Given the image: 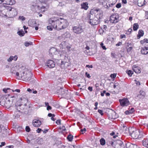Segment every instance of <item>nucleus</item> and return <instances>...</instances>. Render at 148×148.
<instances>
[{
	"label": "nucleus",
	"instance_id": "f257e3e1",
	"mask_svg": "<svg viewBox=\"0 0 148 148\" xmlns=\"http://www.w3.org/2000/svg\"><path fill=\"white\" fill-rule=\"evenodd\" d=\"M49 23L54 28L58 30L65 28L68 26L67 21L61 18L55 20L50 19Z\"/></svg>",
	"mask_w": 148,
	"mask_h": 148
},
{
	"label": "nucleus",
	"instance_id": "f03ea898",
	"mask_svg": "<svg viewBox=\"0 0 148 148\" xmlns=\"http://www.w3.org/2000/svg\"><path fill=\"white\" fill-rule=\"evenodd\" d=\"M9 96V95L2 96L0 98V104L2 106H5L7 108H9L11 107L13 105V99H12L14 97V96L11 97Z\"/></svg>",
	"mask_w": 148,
	"mask_h": 148
},
{
	"label": "nucleus",
	"instance_id": "7ed1b4c3",
	"mask_svg": "<svg viewBox=\"0 0 148 148\" xmlns=\"http://www.w3.org/2000/svg\"><path fill=\"white\" fill-rule=\"evenodd\" d=\"M99 10H96L95 11L96 12H98L97 14L95 16V15L92 14H90L89 16V22L91 25H97L99 22V19H101L102 14L99 11Z\"/></svg>",
	"mask_w": 148,
	"mask_h": 148
},
{
	"label": "nucleus",
	"instance_id": "20e7f679",
	"mask_svg": "<svg viewBox=\"0 0 148 148\" xmlns=\"http://www.w3.org/2000/svg\"><path fill=\"white\" fill-rule=\"evenodd\" d=\"M22 72L21 73V78L25 82H28L31 79L32 76V73L27 68L23 67H22Z\"/></svg>",
	"mask_w": 148,
	"mask_h": 148
},
{
	"label": "nucleus",
	"instance_id": "39448f33",
	"mask_svg": "<svg viewBox=\"0 0 148 148\" xmlns=\"http://www.w3.org/2000/svg\"><path fill=\"white\" fill-rule=\"evenodd\" d=\"M129 131L131 136L134 138H140L143 136L141 134H140V131L139 130H136L131 128L129 130Z\"/></svg>",
	"mask_w": 148,
	"mask_h": 148
},
{
	"label": "nucleus",
	"instance_id": "423d86ee",
	"mask_svg": "<svg viewBox=\"0 0 148 148\" xmlns=\"http://www.w3.org/2000/svg\"><path fill=\"white\" fill-rule=\"evenodd\" d=\"M29 107H26L25 108H23L21 109V110H19L17 109V110L15 111V112L14 114V116L15 119H17L18 118L22 113H23L24 114H27L28 113V111Z\"/></svg>",
	"mask_w": 148,
	"mask_h": 148
},
{
	"label": "nucleus",
	"instance_id": "0eeeda50",
	"mask_svg": "<svg viewBox=\"0 0 148 148\" xmlns=\"http://www.w3.org/2000/svg\"><path fill=\"white\" fill-rule=\"evenodd\" d=\"M59 88H60V89L58 92L59 93L62 97L67 99H70L71 96L70 92H69L67 90H64L63 89L61 88H59L58 87V89H59Z\"/></svg>",
	"mask_w": 148,
	"mask_h": 148
},
{
	"label": "nucleus",
	"instance_id": "6e6552de",
	"mask_svg": "<svg viewBox=\"0 0 148 148\" xmlns=\"http://www.w3.org/2000/svg\"><path fill=\"white\" fill-rule=\"evenodd\" d=\"M18 101L22 104L17 106V109L18 110L19 109H21V108H23L24 107H29V109L30 108V106H27V105L26 103L27 102V100L25 97H22L20 98Z\"/></svg>",
	"mask_w": 148,
	"mask_h": 148
},
{
	"label": "nucleus",
	"instance_id": "1a4fd4ad",
	"mask_svg": "<svg viewBox=\"0 0 148 148\" xmlns=\"http://www.w3.org/2000/svg\"><path fill=\"white\" fill-rule=\"evenodd\" d=\"M111 145L114 148H125L122 142L119 140L114 142H112Z\"/></svg>",
	"mask_w": 148,
	"mask_h": 148
},
{
	"label": "nucleus",
	"instance_id": "9d476101",
	"mask_svg": "<svg viewBox=\"0 0 148 148\" xmlns=\"http://www.w3.org/2000/svg\"><path fill=\"white\" fill-rule=\"evenodd\" d=\"M73 32L77 34H80L84 32V29L81 25L73 27Z\"/></svg>",
	"mask_w": 148,
	"mask_h": 148
},
{
	"label": "nucleus",
	"instance_id": "9b49d317",
	"mask_svg": "<svg viewBox=\"0 0 148 148\" xmlns=\"http://www.w3.org/2000/svg\"><path fill=\"white\" fill-rule=\"evenodd\" d=\"M119 16L117 14H113L110 16V21L111 23H115L118 22L119 21Z\"/></svg>",
	"mask_w": 148,
	"mask_h": 148
},
{
	"label": "nucleus",
	"instance_id": "f8f14e48",
	"mask_svg": "<svg viewBox=\"0 0 148 148\" xmlns=\"http://www.w3.org/2000/svg\"><path fill=\"white\" fill-rule=\"evenodd\" d=\"M119 101L121 106L122 107L127 106L130 104L127 98L119 99Z\"/></svg>",
	"mask_w": 148,
	"mask_h": 148
},
{
	"label": "nucleus",
	"instance_id": "ddd939ff",
	"mask_svg": "<svg viewBox=\"0 0 148 148\" xmlns=\"http://www.w3.org/2000/svg\"><path fill=\"white\" fill-rule=\"evenodd\" d=\"M46 64L49 68H53L55 67V62L51 60L47 61Z\"/></svg>",
	"mask_w": 148,
	"mask_h": 148
},
{
	"label": "nucleus",
	"instance_id": "4468645a",
	"mask_svg": "<svg viewBox=\"0 0 148 148\" xmlns=\"http://www.w3.org/2000/svg\"><path fill=\"white\" fill-rule=\"evenodd\" d=\"M16 11L14 8H13L12 10L9 12H8V16L10 17H12L14 16L16 14Z\"/></svg>",
	"mask_w": 148,
	"mask_h": 148
},
{
	"label": "nucleus",
	"instance_id": "2eb2a0df",
	"mask_svg": "<svg viewBox=\"0 0 148 148\" xmlns=\"http://www.w3.org/2000/svg\"><path fill=\"white\" fill-rule=\"evenodd\" d=\"M41 124V121L39 120L36 119H35L33 120L32 124L33 126L35 127H38Z\"/></svg>",
	"mask_w": 148,
	"mask_h": 148
},
{
	"label": "nucleus",
	"instance_id": "dca6fc26",
	"mask_svg": "<svg viewBox=\"0 0 148 148\" xmlns=\"http://www.w3.org/2000/svg\"><path fill=\"white\" fill-rule=\"evenodd\" d=\"M15 1L14 0H4V4L6 5H11L15 3Z\"/></svg>",
	"mask_w": 148,
	"mask_h": 148
},
{
	"label": "nucleus",
	"instance_id": "f3484780",
	"mask_svg": "<svg viewBox=\"0 0 148 148\" xmlns=\"http://www.w3.org/2000/svg\"><path fill=\"white\" fill-rule=\"evenodd\" d=\"M31 8L33 11H35L36 12H40V7L38 5H32Z\"/></svg>",
	"mask_w": 148,
	"mask_h": 148
},
{
	"label": "nucleus",
	"instance_id": "a211bd4d",
	"mask_svg": "<svg viewBox=\"0 0 148 148\" xmlns=\"http://www.w3.org/2000/svg\"><path fill=\"white\" fill-rule=\"evenodd\" d=\"M126 148H140L136 145L128 143L125 144Z\"/></svg>",
	"mask_w": 148,
	"mask_h": 148
},
{
	"label": "nucleus",
	"instance_id": "6ab92c4d",
	"mask_svg": "<svg viewBox=\"0 0 148 148\" xmlns=\"http://www.w3.org/2000/svg\"><path fill=\"white\" fill-rule=\"evenodd\" d=\"M141 53L145 55L148 53V47H145L142 48Z\"/></svg>",
	"mask_w": 148,
	"mask_h": 148
},
{
	"label": "nucleus",
	"instance_id": "aec40b11",
	"mask_svg": "<svg viewBox=\"0 0 148 148\" xmlns=\"http://www.w3.org/2000/svg\"><path fill=\"white\" fill-rule=\"evenodd\" d=\"M29 23L31 26L35 27L36 25V22L35 19L30 20L28 21Z\"/></svg>",
	"mask_w": 148,
	"mask_h": 148
},
{
	"label": "nucleus",
	"instance_id": "412c9836",
	"mask_svg": "<svg viewBox=\"0 0 148 148\" xmlns=\"http://www.w3.org/2000/svg\"><path fill=\"white\" fill-rule=\"evenodd\" d=\"M62 37L64 38H70L71 36V34L68 32H66L62 36Z\"/></svg>",
	"mask_w": 148,
	"mask_h": 148
},
{
	"label": "nucleus",
	"instance_id": "4be33fe9",
	"mask_svg": "<svg viewBox=\"0 0 148 148\" xmlns=\"http://www.w3.org/2000/svg\"><path fill=\"white\" fill-rule=\"evenodd\" d=\"M43 142V140L42 138H38L36 139L34 142L35 144H38L39 145L41 144Z\"/></svg>",
	"mask_w": 148,
	"mask_h": 148
},
{
	"label": "nucleus",
	"instance_id": "5701e85b",
	"mask_svg": "<svg viewBox=\"0 0 148 148\" xmlns=\"http://www.w3.org/2000/svg\"><path fill=\"white\" fill-rule=\"evenodd\" d=\"M132 69L136 73H140L141 71L139 68L137 66L134 65L132 67Z\"/></svg>",
	"mask_w": 148,
	"mask_h": 148
},
{
	"label": "nucleus",
	"instance_id": "b1692460",
	"mask_svg": "<svg viewBox=\"0 0 148 148\" xmlns=\"http://www.w3.org/2000/svg\"><path fill=\"white\" fill-rule=\"evenodd\" d=\"M81 6L82 8L84 9L85 10H87L88 8V3L87 2L83 3L81 4Z\"/></svg>",
	"mask_w": 148,
	"mask_h": 148
},
{
	"label": "nucleus",
	"instance_id": "393cba45",
	"mask_svg": "<svg viewBox=\"0 0 148 148\" xmlns=\"http://www.w3.org/2000/svg\"><path fill=\"white\" fill-rule=\"evenodd\" d=\"M143 145L148 147V138H145L143 140Z\"/></svg>",
	"mask_w": 148,
	"mask_h": 148
},
{
	"label": "nucleus",
	"instance_id": "a878e982",
	"mask_svg": "<svg viewBox=\"0 0 148 148\" xmlns=\"http://www.w3.org/2000/svg\"><path fill=\"white\" fill-rule=\"evenodd\" d=\"M145 0H138V5L139 6H142L145 4Z\"/></svg>",
	"mask_w": 148,
	"mask_h": 148
},
{
	"label": "nucleus",
	"instance_id": "bb28decb",
	"mask_svg": "<svg viewBox=\"0 0 148 148\" xmlns=\"http://www.w3.org/2000/svg\"><path fill=\"white\" fill-rule=\"evenodd\" d=\"M48 8V6L47 5H46V6H43L42 7H40V12H45L46 11Z\"/></svg>",
	"mask_w": 148,
	"mask_h": 148
},
{
	"label": "nucleus",
	"instance_id": "cd10ccee",
	"mask_svg": "<svg viewBox=\"0 0 148 148\" xmlns=\"http://www.w3.org/2000/svg\"><path fill=\"white\" fill-rule=\"evenodd\" d=\"M49 53L51 54H56V49L55 48H52L49 50Z\"/></svg>",
	"mask_w": 148,
	"mask_h": 148
},
{
	"label": "nucleus",
	"instance_id": "c85d7f7f",
	"mask_svg": "<svg viewBox=\"0 0 148 148\" xmlns=\"http://www.w3.org/2000/svg\"><path fill=\"white\" fill-rule=\"evenodd\" d=\"M116 2L117 0H109L108 3L110 4V7L114 5Z\"/></svg>",
	"mask_w": 148,
	"mask_h": 148
},
{
	"label": "nucleus",
	"instance_id": "c756f323",
	"mask_svg": "<svg viewBox=\"0 0 148 148\" xmlns=\"http://www.w3.org/2000/svg\"><path fill=\"white\" fill-rule=\"evenodd\" d=\"M144 35V32L142 30H140L138 31V34L137 35V38L139 39L141 36Z\"/></svg>",
	"mask_w": 148,
	"mask_h": 148
},
{
	"label": "nucleus",
	"instance_id": "7c9ffc66",
	"mask_svg": "<svg viewBox=\"0 0 148 148\" xmlns=\"http://www.w3.org/2000/svg\"><path fill=\"white\" fill-rule=\"evenodd\" d=\"M128 131V128L126 126H123L121 127V131L124 133H126Z\"/></svg>",
	"mask_w": 148,
	"mask_h": 148
},
{
	"label": "nucleus",
	"instance_id": "2f4dec72",
	"mask_svg": "<svg viewBox=\"0 0 148 148\" xmlns=\"http://www.w3.org/2000/svg\"><path fill=\"white\" fill-rule=\"evenodd\" d=\"M4 7L5 8V10H7V14H8V12H9L11 11L12 9V8L11 6H4Z\"/></svg>",
	"mask_w": 148,
	"mask_h": 148
},
{
	"label": "nucleus",
	"instance_id": "473e14b6",
	"mask_svg": "<svg viewBox=\"0 0 148 148\" xmlns=\"http://www.w3.org/2000/svg\"><path fill=\"white\" fill-rule=\"evenodd\" d=\"M139 25L137 23H134L133 27V29L134 31L136 30L138 28Z\"/></svg>",
	"mask_w": 148,
	"mask_h": 148
},
{
	"label": "nucleus",
	"instance_id": "72a5a7b5",
	"mask_svg": "<svg viewBox=\"0 0 148 148\" xmlns=\"http://www.w3.org/2000/svg\"><path fill=\"white\" fill-rule=\"evenodd\" d=\"M16 58L15 60V61H16L17 60L18 57L16 56H15L14 57H13V56H10V58L8 59V62H11L13 59L14 58Z\"/></svg>",
	"mask_w": 148,
	"mask_h": 148
},
{
	"label": "nucleus",
	"instance_id": "f704fd0d",
	"mask_svg": "<svg viewBox=\"0 0 148 148\" xmlns=\"http://www.w3.org/2000/svg\"><path fill=\"white\" fill-rule=\"evenodd\" d=\"M73 135L71 134L69 135L67 137V138L68 139L69 141H71L73 139Z\"/></svg>",
	"mask_w": 148,
	"mask_h": 148
},
{
	"label": "nucleus",
	"instance_id": "c9c22d12",
	"mask_svg": "<svg viewBox=\"0 0 148 148\" xmlns=\"http://www.w3.org/2000/svg\"><path fill=\"white\" fill-rule=\"evenodd\" d=\"M17 34L21 36H24L25 34V33L23 30H21V31L18 32Z\"/></svg>",
	"mask_w": 148,
	"mask_h": 148
},
{
	"label": "nucleus",
	"instance_id": "e433bc0d",
	"mask_svg": "<svg viewBox=\"0 0 148 148\" xmlns=\"http://www.w3.org/2000/svg\"><path fill=\"white\" fill-rule=\"evenodd\" d=\"M48 116L49 117H51V120L53 121H55V119L53 118V117L55 116V115L54 114L49 113L48 114Z\"/></svg>",
	"mask_w": 148,
	"mask_h": 148
},
{
	"label": "nucleus",
	"instance_id": "4c0bfd02",
	"mask_svg": "<svg viewBox=\"0 0 148 148\" xmlns=\"http://www.w3.org/2000/svg\"><path fill=\"white\" fill-rule=\"evenodd\" d=\"M101 144L102 145H103L105 144L106 142L105 140L103 138H101L100 140Z\"/></svg>",
	"mask_w": 148,
	"mask_h": 148
},
{
	"label": "nucleus",
	"instance_id": "58836bf2",
	"mask_svg": "<svg viewBox=\"0 0 148 148\" xmlns=\"http://www.w3.org/2000/svg\"><path fill=\"white\" fill-rule=\"evenodd\" d=\"M140 42L141 44H143L145 42L148 43V40L147 39L145 38L143 40H141Z\"/></svg>",
	"mask_w": 148,
	"mask_h": 148
},
{
	"label": "nucleus",
	"instance_id": "ea45409f",
	"mask_svg": "<svg viewBox=\"0 0 148 148\" xmlns=\"http://www.w3.org/2000/svg\"><path fill=\"white\" fill-rule=\"evenodd\" d=\"M127 73L128 75L130 76H131L133 74V72L131 70H129L126 72Z\"/></svg>",
	"mask_w": 148,
	"mask_h": 148
},
{
	"label": "nucleus",
	"instance_id": "a19ab883",
	"mask_svg": "<svg viewBox=\"0 0 148 148\" xmlns=\"http://www.w3.org/2000/svg\"><path fill=\"white\" fill-rule=\"evenodd\" d=\"M18 19L22 21H24L25 20V18L23 16H20L19 17Z\"/></svg>",
	"mask_w": 148,
	"mask_h": 148
},
{
	"label": "nucleus",
	"instance_id": "79ce46f5",
	"mask_svg": "<svg viewBox=\"0 0 148 148\" xmlns=\"http://www.w3.org/2000/svg\"><path fill=\"white\" fill-rule=\"evenodd\" d=\"M133 47H129L128 46L127 47V51L128 53L130 52L132 49Z\"/></svg>",
	"mask_w": 148,
	"mask_h": 148
},
{
	"label": "nucleus",
	"instance_id": "37998d69",
	"mask_svg": "<svg viewBox=\"0 0 148 148\" xmlns=\"http://www.w3.org/2000/svg\"><path fill=\"white\" fill-rule=\"evenodd\" d=\"M39 1L41 3H43L46 4V3L49 0H39Z\"/></svg>",
	"mask_w": 148,
	"mask_h": 148
},
{
	"label": "nucleus",
	"instance_id": "c03bdc74",
	"mask_svg": "<svg viewBox=\"0 0 148 148\" xmlns=\"http://www.w3.org/2000/svg\"><path fill=\"white\" fill-rule=\"evenodd\" d=\"M118 84L117 83L115 84L113 86V87L114 88H115L116 87L117 88H119V86L118 85Z\"/></svg>",
	"mask_w": 148,
	"mask_h": 148
},
{
	"label": "nucleus",
	"instance_id": "a18cd8bd",
	"mask_svg": "<svg viewBox=\"0 0 148 148\" xmlns=\"http://www.w3.org/2000/svg\"><path fill=\"white\" fill-rule=\"evenodd\" d=\"M25 130L27 132H29L30 131V129L29 126H27L26 127Z\"/></svg>",
	"mask_w": 148,
	"mask_h": 148
},
{
	"label": "nucleus",
	"instance_id": "49530a36",
	"mask_svg": "<svg viewBox=\"0 0 148 148\" xmlns=\"http://www.w3.org/2000/svg\"><path fill=\"white\" fill-rule=\"evenodd\" d=\"M121 4L120 3H119L116 5V6L117 8H119L121 7Z\"/></svg>",
	"mask_w": 148,
	"mask_h": 148
},
{
	"label": "nucleus",
	"instance_id": "de8ad7c7",
	"mask_svg": "<svg viewBox=\"0 0 148 148\" xmlns=\"http://www.w3.org/2000/svg\"><path fill=\"white\" fill-rule=\"evenodd\" d=\"M66 48L68 49L69 51H70V49L71 48V46L70 45H67L66 46Z\"/></svg>",
	"mask_w": 148,
	"mask_h": 148
},
{
	"label": "nucleus",
	"instance_id": "09e8293b",
	"mask_svg": "<svg viewBox=\"0 0 148 148\" xmlns=\"http://www.w3.org/2000/svg\"><path fill=\"white\" fill-rule=\"evenodd\" d=\"M110 77H111L112 78H115L116 77V74H111L110 75Z\"/></svg>",
	"mask_w": 148,
	"mask_h": 148
},
{
	"label": "nucleus",
	"instance_id": "8fccbe9b",
	"mask_svg": "<svg viewBox=\"0 0 148 148\" xmlns=\"http://www.w3.org/2000/svg\"><path fill=\"white\" fill-rule=\"evenodd\" d=\"M56 123L57 124H61V121L60 120H58L56 122Z\"/></svg>",
	"mask_w": 148,
	"mask_h": 148
},
{
	"label": "nucleus",
	"instance_id": "3c124183",
	"mask_svg": "<svg viewBox=\"0 0 148 148\" xmlns=\"http://www.w3.org/2000/svg\"><path fill=\"white\" fill-rule=\"evenodd\" d=\"M100 45L102 47V48L103 49L106 50V48L103 45V43H101V44Z\"/></svg>",
	"mask_w": 148,
	"mask_h": 148
},
{
	"label": "nucleus",
	"instance_id": "603ef678",
	"mask_svg": "<svg viewBox=\"0 0 148 148\" xmlns=\"http://www.w3.org/2000/svg\"><path fill=\"white\" fill-rule=\"evenodd\" d=\"M129 111H130V114H131L134 111V109L133 108H131V110Z\"/></svg>",
	"mask_w": 148,
	"mask_h": 148
},
{
	"label": "nucleus",
	"instance_id": "864d4df0",
	"mask_svg": "<svg viewBox=\"0 0 148 148\" xmlns=\"http://www.w3.org/2000/svg\"><path fill=\"white\" fill-rule=\"evenodd\" d=\"M98 112L99 113L101 114V115H103V111L101 110H98Z\"/></svg>",
	"mask_w": 148,
	"mask_h": 148
},
{
	"label": "nucleus",
	"instance_id": "5fc2aeb1",
	"mask_svg": "<svg viewBox=\"0 0 148 148\" xmlns=\"http://www.w3.org/2000/svg\"><path fill=\"white\" fill-rule=\"evenodd\" d=\"M30 44V43L29 42H25V45L26 47L29 46Z\"/></svg>",
	"mask_w": 148,
	"mask_h": 148
},
{
	"label": "nucleus",
	"instance_id": "6e6d98bb",
	"mask_svg": "<svg viewBox=\"0 0 148 148\" xmlns=\"http://www.w3.org/2000/svg\"><path fill=\"white\" fill-rule=\"evenodd\" d=\"M85 75L88 78H89L90 77V74L88 73L87 72L86 73Z\"/></svg>",
	"mask_w": 148,
	"mask_h": 148
},
{
	"label": "nucleus",
	"instance_id": "4d7b16f0",
	"mask_svg": "<svg viewBox=\"0 0 148 148\" xmlns=\"http://www.w3.org/2000/svg\"><path fill=\"white\" fill-rule=\"evenodd\" d=\"M5 143L4 142H2L1 143V144L0 145V147H1L2 146L5 145Z\"/></svg>",
	"mask_w": 148,
	"mask_h": 148
},
{
	"label": "nucleus",
	"instance_id": "13d9d810",
	"mask_svg": "<svg viewBox=\"0 0 148 148\" xmlns=\"http://www.w3.org/2000/svg\"><path fill=\"white\" fill-rule=\"evenodd\" d=\"M47 29L50 31L52 30V28L50 26H48Z\"/></svg>",
	"mask_w": 148,
	"mask_h": 148
},
{
	"label": "nucleus",
	"instance_id": "bf43d9fd",
	"mask_svg": "<svg viewBox=\"0 0 148 148\" xmlns=\"http://www.w3.org/2000/svg\"><path fill=\"white\" fill-rule=\"evenodd\" d=\"M43 131V130H42L40 128H38V130H37V132L40 133L41 132V131Z\"/></svg>",
	"mask_w": 148,
	"mask_h": 148
},
{
	"label": "nucleus",
	"instance_id": "052dcab7",
	"mask_svg": "<svg viewBox=\"0 0 148 148\" xmlns=\"http://www.w3.org/2000/svg\"><path fill=\"white\" fill-rule=\"evenodd\" d=\"M118 133H116L115 135H114V136H113V138H115L116 137H118Z\"/></svg>",
	"mask_w": 148,
	"mask_h": 148
},
{
	"label": "nucleus",
	"instance_id": "680f3d73",
	"mask_svg": "<svg viewBox=\"0 0 148 148\" xmlns=\"http://www.w3.org/2000/svg\"><path fill=\"white\" fill-rule=\"evenodd\" d=\"M12 91L13 92L16 91V92H20V90L19 89H16L15 90H12Z\"/></svg>",
	"mask_w": 148,
	"mask_h": 148
},
{
	"label": "nucleus",
	"instance_id": "e2e57ef3",
	"mask_svg": "<svg viewBox=\"0 0 148 148\" xmlns=\"http://www.w3.org/2000/svg\"><path fill=\"white\" fill-rule=\"evenodd\" d=\"M51 109V107L49 106H48L47 107V110H49Z\"/></svg>",
	"mask_w": 148,
	"mask_h": 148
},
{
	"label": "nucleus",
	"instance_id": "0e129e2a",
	"mask_svg": "<svg viewBox=\"0 0 148 148\" xmlns=\"http://www.w3.org/2000/svg\"><path fill=\"white\" fill-rule=\"evenodd\" d=\"M126 37L125 35L124 34L121 35V38H125Z\"/></svg>",
	"mask_w": 148,
	"mask_h": 148
},
{
	"label": "nucleus",
	"instance_id": "69168bd1",
	"mask_svg": "<svg viewBox=\"0 0 148 148\" xmlns=\"http://www.w3.org/2000/svg\"><path fill=\"white\" fill-rule=\"evenodd\" d=\"M81 86L83 88L82 90H85L86 89V87L85 85H82L81 84Z\"/></svg>",
	"mask_w": 148,
	"mask_h": 148
},
{
	"label": "nucleus",
	"instance_id": "338daca9",
	"mask_svg": "<svg viewBox=\"0 0 148 148\" xmlns=\"http://www.w3.org/2000/svg\"><path fill=\"white\" fill-rule=\"evenodd\" d=\"M14 147L13 145H10L9 146H7L6 148H13Z\"/></svg>",
	"mask_w": 148,
	"mask_h": 148
},
{
	"label": "nucleus",
	"instance_id": "774afa93",
	"mask_svg": "<svg viewBox=\"0 0 148 148\" xmlns=\"http://www.w3.org/2000/svg\"><path fill=\"white\" fill-rule=\"evenodd\" d=\"M116 133L114 132H112V133H110V135L112 136H114L116 134Z\"/></svg>",
	"mask_w": 148,
	"mask_h": 148
}]
</instances>
